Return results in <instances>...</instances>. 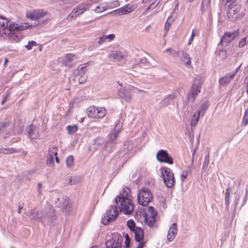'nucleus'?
<instances>
[{
  "mask_svg": "<svg viewBox=\"0 0 248 248\" xmlns=\"http://www.w3.org/2000/svg\"><path fill=\"white\" fill-rule=\"evenodd\" d=\"M0 26L2 28L1 34L7 35L12 43H17L21 40V35L17 34L21 31L29 26L28 24L18 25L11 22L3 16H0Z\"/></svg>",
  "mask_w": 248,
  "mask_h": 248,
  "instance_id": "1",
  "label": "nucleus"
},
{
  "mask_svg": "<svg viewBox=\"0 0 248 248\" xmlns=\"http://www.w3.org/2000/svg\"><path fill=\"white\" fill-rule=\"evenodd\" d=\"M130 193L129 188L125 186L115 198V202L119 208L120 211L125 215H130L133 213L134 209V204L131 200L128 198Z\"/></svg>",
  "mask_w": 248,
  "mask_h": 248,
  "instance_id": "2",
  "label": "nucleus"
},
{
  "mask_svg": "<svg viewBox=\"0 0 248 248\" xmlns=\"http://www.w3.org/2000/svg\"><path fill=\"white\" fill-rule=\"evenodd\" d=\"M122 127V124L119 121H117L114 124L113 131L109 133L107 140H105L104 147L102 151V154L104 155L107 156L115 150L116 145L118 143V135Z\"/></svg>",
  "mask_w": 248,
  "mask_h": 248,
  "instance_id": "3",
  "label": "nucleus"
},
{
  "mask_svg": "<svg viewBox=\"0 0 248 248\" xmlns=\"http://www.w3.org/2000/svg\"><path fill=\"white\" fill-rule=\"evenodd\" d=\"M27 215L30 216L31 219L39 220L43 224L46 223L49 226L53 225L56 219L54 210L50 206H47L43 210L36 212L35 214L32 213V211L28 212Z\"/></svg>",
  "mask_w": 248,
  "mask_h": 248,
  "instance_id": "4",
  "label": "nucleus"
},
{
  "mask_svg": "<svg viewBox=\"0 0 248 248\" xmlns=\"http://www.w3.org/2000/svg\"><path fill=\"white\" fill-rule=\"evenodd\" d=\"M153 198V195L150 189L143 187L139 191L137 198L138 202L143 206H147Z\"/></svg>",
  "mask_w": 248,
  "mask_h": 248,
  "instance_id": "5",
  "label": "nucleus"
},
{
  "mask_svg": "<svg viewBox=\"0 0 248 248\" xmlns=\"http://www.w3.org/2000/svg\"><path fill=\"white\" fill-rule=\"evenodd\" d=\"M161 170L165 184L168 188H171L175 182L173 172L170 168L166 167H162Z\"/></svg>",
  "mask_w": 248,
  "mask_h": 248,
  "instance_id": "6",
  "label": "nucleus"
},
{
  "mask_svg": "<svg viewBox=\"0 0 248 248\" xmlns=\"http://www.w3.org/2000/svg\"><path fill=\"white\" fill-rule=\"evenodd\" d=\"M86 112L88 116L90 118L100 119L105 116L107 110L104 108L95 107L93 106L87 108Z\"/></svg>",
  "mask_w": 248,
  "mask_h": 248,
  "instance_id": "7",
  "label": "nucleus"
},
{
  "mask_svg": "<svg viewBox=\"0 0 248 248\" xmlns=\"http://www.w3.org/2000/svg\"><path fill=\"white\" fill-rule=\"evenodd\" d=\"M119 212L116 206L113 205L107 210L106 214L102 218L101 222L105 225H108L109 222L113 221L118 216Z\"/></svg>",
  "mask_w": 248,
  "mask_h": 248,
  "instance_id": "8",
  "label": "nucleus"
},
{
  "mask_svg": "<svg viewBox=\"0 0 248 248\" xmlns=\"http://www.w3.org/2000/svg\"><path fill=\"white\" fill-rule=\"evenodd\" d=\"M157 212L152 206L148 208V211L144 215V223L149 227H153L156 221Z\"/></svg>",
  "mask_w": 248,
  "mask_h": 248,
  "instance_id": "9",
  "label": "nucleus"
},
{
  "mask_svg": "<svg viewBox=\"0 0 248 248\" xmlns=\"http://www.w3.org/2000/svg\"><path fill=\"white\" fill-rule=\"evenodd\" d=\"M241 6L236 2H232L228 6L227 16L232 20H235L240 15Z\"/></svg>",
  "mask_w": 248,
  "mask_h": 248,
  "instance_id": "10",
  "label": "nucleus"
},
{
  "mask_svg": "<svg viewBox=\"0 0 248 248\" xmlns=\"http://www.w3.org/2000/svg\"><path fill=\"white\" fill-rule=\"evenodd\" d=\"M46 13L42 10H33L31 12H27L26 16L28 18L34 20L35 22L33 24H29L28 23H24V24H28L29 25L27 28L35 27L38 24L37 20L44 16Z\"/></svg>",
  "mask_w": 248,
  "mask_h": 248,
  "instance_id": "11",
  "label": "nucleus"
},
{
  "mask_svg": "<svg viewBox=\"0 0 248 248\" xmlns=\"http://www.w3.org/2000/svg\"><path fill=\"white\" fill-rule=\"evenodd\" d=\"M156 156L157 160L160 162L166 163L170 165L173 164V158L166 150H159Z\"/></svg>",
  "mask_w": 248,
  "mask_h": 248,
  "instance_id": "12",
  "label": "nucleus"
},
{
  "mask_svg": "<svg viewBox=\"0 0 248 248\" xmlns=\"http://www.w3.org/2000/svg\"><path fill=\"white\" fill-rule=\"evenodd\" d=\"M122 242L121 235L118 233L113 234L111 239L106 241V248H120Z\"/></svg>",
  "mask_w": 248,
  "mask_h": 248,
  "instance_id": "13",
  "label": "nucleus"
},
{
  "mask_svg": "<svg viewBox=\"0 0 248 248\" xmlns=\"http://www.w3.org/2000/svg\"><path fill=\"white\" fill-rule=\"evenodd\" d=\"M78 57L77 55L69 53L60 58L61 62L66 66L72 67L78 62Z\"/></svg>",
  "mask_w": 248,
  "mask_h": 248,
  "instance_id": "14",
  "label": "nucleus"
},
{
  "mask_svg": "<svg viewBox=\"0 0 248 248\" xmlns=\"http://www.w3.org/2000/svg\"><path fill=\"white\" fill-rule=\"evenodd\" d=\"M56 205L62 210H65L66 212L70 211V207L69 205V199L67 197L60 196L55 201Z\"/></svg>",
  "mask_w": 248,
  "mask_h": 248,
  "instance_id": "15",
  "label": "nucleus"
},
{
  "mask_svg": "<svg viewBox=\"0 0 248 248\" xmlns=\"http://www.w3.org/2000/svg\"><path fill=\"white\" fill-rule=\"evenodd\" d=\"M91 5L89 3H83L79 5L78 6L74 8L72 12L69 15V18H73L77 16L82 14L84 11L90 9Z\"/></svg>",
  "mask_w": 248,
  "mask_h": 248,
  "instance_id": "16",
  "label": "nucleus"
},
{
  "mask_svg": "<svg viewBox=\"0 0 248 248\" xmlns=\"http://www.w3.org/2000/svg\"><path fill=\"white\" fill-rule=\"evenodd\" d=\"M238 32L235 31L232 32H226L221 38L220 43L218 45H221L223 46H227L232 42L237 36Z\"/></svg>",
  "mask_w": 248,
  "mask_h": 248,
  "instance_id": "17",
  "label": "nucleus"
},
{
  "mask_svg": "<svg viewBox=\"0 0 248 248\" xmlns=\"http://www.w3.org/2000/svg\"><path fill=\"white\" fill-rule=\"evenodd\" d=\"M132 88H133V87H129L128 88L124 87L123 88L120 89L118 90L119 96L123 99L126 101H129L132 96Z\"/></svg>",
  "mask_w": 248,
  "mask_h": 248,
  "instance_id": "18",
  "label": "nucleus"
},
{
  "mask_svg": "<svg viewBox=\"0 0 248 248\" xmlns=\"http://www.w3.org/2000/svg\"><path fill=\"white\" fill-rule=\"evenodd\" d=\"M178 227L176 223H172L170 227L167 234V240L170 242L172 241L177 233Z\"/></svg>",
  "mask_w": 248,
  "mask_h": 248,
  "instance_id": "19",
  "label": "nucleus"
},
{
  "mask_svg": "<svg viewBox=\"0 0 248 248\" xmlns=\"http://www.w3.org/2000/svg\"><path fill=\"white\" fill-rule=\"evenodd\" d=\"M29 137L31 139H36L39 136V128L33 124H31L27 127Z\"/></svg>",
  "mask_w": 248,
  "mask_h": 248,
  "instance_id": "20",
  "label": "nucleus"
},
{
  "mask_svg": "<svg viewBox=\"0 0 248 248\" xmlns=\"http://www.w3.org/2000/svg\"><path fill=\"white\" fill-rule=\"evenodd\" d=\"M175 96L174 93L169 94L165 96L164 99L160 103V107L165 108L170 105L173 104Z\"/></svg>",
  "mask_w": 248,
  "mask_h": 248,
  "instance_id": "21",
  "label": "nucleus"
},
{
  "mask_svg": "<svg viewBox=\"0 0 248 248\" xmlns=\"http://www.w3.org/2000/svg\"><path fill=\"white\" fill-rule=\"evenodd\" d=\"M201 87L199 83L196 81H194L193 83L191 90L188 95V98H195L197 94L201 92Z\"/></svg>",
  "mask_w": 248,
  "mask_h": 248,
  "instance_id": "22",
  "label": "nucleus"
},
{
  "mask_svg": "<svg viewBox=\"0 0 248 248\" xmlns=\"http://www.w3.org/2000/svg\"><path fill=\"white\" fill-rule=\"evenodd\" d=\"M105 143V140L103 138L97 137L93 140V148L95 150H103Z\"/></svg>",
  "mask_w": 248,
  "mask_h": 248,
  "instance_id": "23",
  "label": "nucleus"
},
{
  "mask_svg": "<svg viewBox=\"0 0 248 248\" xmlns=\"http://www.w3.org/2000/svg\"><path fill=\"white\" fill-rule=\"evenodd\" d=\"M135 7L134 6L129 7L128 5H125L124 6L119 8L115 11L119 15H125L130 13L134 11Z\"/></svg>",
  "mask_w": 248,
  "mask_h": 248,
  "instance_id": "24",
  "label": "nucleus"
},
{
  "mask_svg": "<svg viewBox=\"0 0 248 248\" xmlns=\"http://www.w3.org/2000/svg\"><path fill=\"white\" fill-rule=\"evenodd\" d=\"M234 76L231 73L226 74L223 77L219 79V82L220 85H227L233 79Z\"/></svg>",
  "mask_w": 248,
  "mask_h": 248,
  "instance_id": "25",
  "label": "nucleus"
},
{
  "mask_svg": "<svg viewBox=\"0 0 248 248\" xmlns=\"http://www.w3.org/2000/svg\"><path fill=\"white\" fill-rule=\"evenodd\" d=\"M135 234V240L137 242L141 241L144 236L143 231L141 228L137 227L136 229L133 231Z\"/></svg>",
  "mask_w": 248,
  "mask_h": 248,
  "instance_id": "26",
  "label": "nucleus"
},
{
  "mask_svg": "<svg viewBox=\"0 0 248 248\" xmlns=\"http://www.w3.org/2000/svg\"><path fill=\"white\" fill-rule=\"evenodd\" d=\"M180 57L181 58V60L183 61L185 65H190L191 63V59L188 55L186 52L184 51H182L181 52Z\"/></svg>",
  "mask_w": 248,
  "mask_h": 248,
  "instance_id": "27",
  "label": "nucleus"
},
{
  "mask_svg": "<svg viewBox=\"0 0 248 248\" xmlns=\"http://www.w3.org/2000/svg\"><path fill=\"white\" fill-rule=\"evenodd\" d=\"M110 56L117 60H120L124 58V54L121 51H115L112 52Z\"/></svg>",
  "mask_w": 248,
  "mask_h": 248,
  "instance_id": "28",
  "label": "nucleus"
},
{
  "mask_svg": "<svg viewBox=\"0 0 248 248\" xmlns=\"http://www.w3.org/2000/svg\"><path fill=\"white\" fill-rule=\"evenodd\" d=\"M231 191V188L230 187H228L225 190V204L227 208H229V203H230V192Z\"/></svg>",
  "mask_w": 248,
  "mask_h": 248,
  "instance_id": "29",
  "label": "nucleus"
},
{
  "mask_svg": "<svg viewBox=\"0 0 248 248\" xmlns=\"http://www.w3.org/2000/svg\"><path fill=\"white\" fill-rule=\"evenodd\" d=\"M66 164L68 168H71L74 165V158L73 155H70L66 159Z\"/></svg>",
  "mask_w": 248,
  "mask_h": 248,
  "instance_id": "30",
  "label": "nucleus"
},
{
  "mask_svg": "<svg viewBox=\"0 0 248 248\" xmlns=\"http://www.w3.org/2000/svg\"><path fill=\"white\" fill-rule=\"evenodd\" d=\"M247 45H248V35L241 39L238 46L239 47H243Z\"/></svg>",
  "mask_w": 248,
  "mask_h": 248,
  "instance_id": "31",
  "label": "nucleus"
},
{
  "mask_svg": "<svg viewBox=\"0 0 248 248\" xmlns=\"http://www.w3.org/2000/svg\"><path fill=\"white\" fill-rule=\"evenodd\" d=\"M16 150L13 148H2L0 149V154H11L14 153H17Z\"/></svg>",
  "mask_w": 248,
  "mask_h": 248,
  "instance_id": "32",
  "label": "nucleus"
},
{
  "mask_svg": "<svg viewBox=\"0 0 248 248\" xmlns=\"http://www.w3.org/2000/svg\"><path fill=\"white\" fill-rule=\"evenodd\" d=\"M57 147L55 145H53L49 148L47 155L51 156L57 155Z\"/></svg>",
  "mask_w": 248,
  "mask_h": 248,
  "instance_id": "33",
  "label": "nucleus"
},
{
  "mask_svg": "<svg viewBox=\"0 0 248 248\" xmlns=\"http://www.w3.org/2000/svg\"><path fill=\"white\" fill-rule=\"evenodd\" d=\"M200 115H199V113H198L197 114H194L191 119V126H195L196 125L197 123L199 121V118H200Z\"/></svg>",
  "mask_w": 248,
  "mask_h": 248,
  "instance_id": "34",
  "label": "nucleus"
},
{
  "mask_svg": "<svg viewBox=\"0 0 248 248\" xmlns=\"http://www.w3.org/2000/svg\"><path fill=\"white\" fill-rule=\"evenodd\" d=\"M108 6L105 4H101L97 6L95 9L96 13H101L106 10L108 9Z\"/></svg>",
  "mask_w": 248,
  "mask_h": 248,
  "instance_id": "35",
  "label": "nucleus"
},
{
  "mask_svg": "<svg viewBox=\"0 0 248 248\" xmlns=\"http://www.w3.org/2000/svg\"><path fill=\"white\" fill-rule=\"evenodd\" d=\"M127 226L131 231L136 229L135 221L133 219H129L127 221Z\"/></svg>",
  "mask_w": 248,
  "mask_h": 248,
  "instance_id": "36",
  "label": "nucleus"
},
{
  "mask_svg": "<svg viewBox=\"0 0 248 248\" xmlns=\"http://www.w3.org/2000/svg\"><path fill=\"white\" fill-rule=\"evenodd\" d=\"M79 76L85 75L86 71V64L84 63L78 66Z\"/></svg>",
  "mask_w": 248,
  "mask_h": 248,
  "instance_id": "37",
  "label": "nucleus"
},
{
  "mask_svg": "<svg viewBox=\"0 0 248 248\" xmlns=\"http://www.w3.org/2000/svg\"><path fill=\"white\" fill-rule=\"evenodd\" d=\"M159 3V1H157V0H156L155 1H154L153 3H152L150 6L144 11L143 14H146L149 10L150 9H154L155 7H156L157 6V5Z\"/></svg>",
  "mask_w": 248,
  "mask_h": 248,
  "instance_id": "38",
  "label": "nucleus"
},
{
  "mask_svg": "<svg viewBox=\"0 0 248 248\" xmlns=\"http://www.w3.org/2000/svg\"><path fill=\"white\" fill-rule=\"evenodd\" d=\"M208 107V105L206 103H204L202 104L201 106V109L198 112L199 115L201 114L202 116H203L204 115L205 112L206 110Z\"/></svg>",
  "mask_w": 248,
  "mask_h": 248,
  "instance_id": "39",
  "label": "nucleus"
},
{
  "mask_svg": "<svg viewBox=\"0 0 248 248\" xmlns=\"http://www.w3.org/2000/svg\"><path fill=\"white\" fill-rule=\"evenodd\" d=\"M10 127L12 128V126L11 125L9 122H1L0 123V133L4 130V129L7 127Z\"/></svg>",
  "mask_w": 248,
  "mask_h": 248,
  "instance_id": "40",
  "label": "nucleus"
},
{
  "mask_svg": "<svg viewBox=\"0 0 248 248\" xmlns=\"http://www.w3.org/2000/svg\"><path fill=\"white\" fill-rule=\"evenodd\" d=\"M242 124L244 126L248 124V108L246 110L242 120Z\"/></svg>",
  "mask_w": 248,
  "mask_h": 248,
  "instance_id": "41",
  "label": "nucleus"
},
{
  "mask_svg": "<svg viewBox=\"0 0 248 248\" xmlns=\"http://www.w3.org/2000/svg\"><path fill=\"white\" fill-rule=\"evenodd\" d=\"M46 163L49 166H53L54 165V156L47 155Z\"/></svg>",
  "mask_w": 248,
  "mask_h": 248,
  "instance_id": "42",
  "label": "nucleus"
},
{
  "mask_svg": "<svg viewBox=\"0 0 248 248\" xmlns=\"http://www.w3.org/2000/svg\"><path fill=\"white\" fill-rule=\"evenodd\" d=\"M67 130L69 134H73L77 131L78 127L76 125H68L67 126Z\"/></svg>",
  "mask_w": 248,
  "mask_h": 248,
  "instance_id": "43",
  "label": "nucleus"
},
{
  "mask_svg": "<svg viewBox=\"0 0 248 248\" xmlns=\"http://www.w3.org/2000/svg\"><path fill=\"white\" fill-rule=\"evenodd\" d=\"M37 43L34 41H30L28 42V45H26L25 47L29 50L32 49L34 46H36Z\"/></svg>",
  "mask_w": 248,
  "mask_h": 248,
  "instance_id": "44",
  "label": "nucleus"
},
{
  "mask_svg": "<svg viewBox=\"0 0 248 248\" xmlns=\"http://www.w3.org/2000/svg\"><path fill=\"white\" fill-rule=\"evenodd\" d=\"M209 163V153L208 152L207 154L205 155L204 158V161L203 163V167L205 168L207 167Z\"/></svg>",
  "mask_w": 248,
  "mask_h": 248,
  "instance_id": "45",
  "label": "nucleus"
},
{
  "mask_svg": "<svg viewBox=\"0 0 248 248\" xmlns=\"http://www.w3.org/2000/svg\"><path fill=\"white\" fill-rule=\"evenodd\" d=\"M125 240L124 243L125 244L126 248H128L129 247L130 243V238L128 234H126L125 235Z\"/></svg>",
  "mask_w": 248,
  "mask_h": 248,
  "instance_id": "46",
  "label": "nucleus"
},
{
  "mask_svg": "<svg viewBox=\"0 0 248 248\" xmlns=\"http://www.w3.org/2000/svg\"><path fill=\"white\" fill-rule=\"evenodd\" d=\"M218 55L221 58L223 59L227 57V52L225 50H219Z\"/></svg>",
  "mask_w": 248,
  "mask_h": 248,
  "instance_id": "47",
  "label": "nucleus"
},
{
  "mask_svg": "<svg viewBox=\"0 0 248 248\" xmlns=\"http://www.w3.org/2000/svg\"><path fill=\"white\" fill-rule=\"evenodd\" d=\"M169 18L170 17L168 18V19H167V20L165 24V30L167 31H169V30L170 28V26H171V25L172 24V21L171 22L169 21Z\"/></svg>",
  "mask_w": 248,
  "mask_h": 248,
  "instance_id": "48",
  "label": "nucleus"
},
{
  "mask_svg": "<svg viewBox=\"0 0 248 248\" xmlns=\"http://www.w3.org/2000/svg\"><path fill=\"white\" fill-rule=\"evenodd\" d=\"M87 78V77L86 75L80 76V77L78 79L79 83L82 84L84 83L86 81Z\"/></svg>",
  "mask_w": 248,
  "mask_h": 248,
  "instance_id": "49",
  "label": "nucleus"
},
{
  "mask_svg": "<svg viewBox=\"0 0 248 248\" xmlns=\"http://www.w3.org/2000/svg\"><path fill=\"white\" fill-rule=\"evenodd\" d=\"M66 183L70 185H74L75 184L74 182H73V178L71 176H68L65 179Z\"/></svg>",
  "mask_w": 248,
  "mask_h": 248,
  "instance_id": "50",
  "label": "nucleus"
},
{
  "mask_svg": "<svg viewBox=\"0 0 248 248\" xmlns=\"http://www.w3.org/2000/svg\"><path fill=\"white\" fill-rule=\"evenodd\" d=\"M106 40H108V41H111L114 39L115 38L114 34H110L109 35H106Z\"/></svg>",
  "mask_w": 248,
  "mask_h": 248,
  "instance_id": "51",
  "label": "nucleus"
},
{
  "mask_svg": "<svg viewBox=\"0 0 248 248\" xmlns=\"http://www.w3.org/2000/svg\"><path fill=\"white\" fill-rule=\"evenodd\" d=\"M106 41V35H103L100 37L99 40L98 41L99 44H102Z\"/></svg>",
  "mask_w": 248,
  "mask_h": 248,
  "instance_id": "52",
  "label": "nucleus"
},
{
  "mask_svg": "<svg viewBox=\"0 0 248 248\" xmlns=\"http://www.w3.org/2000/svg\"><path fill=\"white\" fill-rule=\"evenodd\" d=\"M192 171V167L190 166H189L187 169H186L184 172L187 175L190 174Z\"/></svg>",
  "mask_w": 248,
  "mask_h": 248,
  "instance_id": "53",
  "label": "nucleus"
},
{
  "mask_svg": "<svg viewBox=\"0 0 248 248\" xmlns=\"http://www.w3.org/2000/svg\"><path fill=\"white\" fill-rule=\"evenodd\" d=\"M240 194L237 193L236 194L235 199V201H234V203H235V206H237V204L238 203V201H239V200L240 199Z\"/></svg>",
  "mask_w": 248,
  "mask_h": 248,
  "instance_id": "54",
  "label": "nucleus"
},
{
  "mask_svg": "<svg viewBox=\"0 0 248 248\" xmlns=\"http://www.w3.org/2000/svg\"><path fill=\"white\" fill-rule=\"evenodd\" d=\"M187 174L184 172L181 174L180 177L182 182H184L187 177Z\"/></svg>",
  "mask_w": 248,
  "mask_h": 248,
  "instance_id": "55",
  "label": "nucleus"
},
{
  "mask_svg": "<svg viewBox=\"0 0 248 248\" xmlns=\"http://www.w3.org/2000/svg\"><path fill=\"white\" fill-rule=\"evenodd\" d=\"M199 33V31L198 30L194 29L192 31L191 37H194L198 33Z\"/></svg>",
  "mask_w": 248,
  "mask_h": 248,
  "instance_id": "56",
  "label": "nucleus"
},
{
  "mask_svg": "<svg viewBox=\"0 0 248 248\" xmlns=\"http://www.w3.org/2000/svg\"><path fill=\"white\" fill-rule=\"evenodd\" d=\"M139 244L138 245V246L137 248H143L145 245V242L143 241H140L139 242Z\"/></svg>",
  "mask_w": 248,
  "mask_h": 248,
  "instance_id": "57",
  "label": "nucleus"
},
{
  "mask_svg": "<svg viewBox=\"0 0 248 248\" xmlns=\"http://www.w3.org/2000/svg\"><path fill=\"white\" fill-rule=\"evenodd\" d=\"M241 66V65L239 66L238 67H237L234 71H233L232 73H231L233 76L234 77L236 74L237 73L238 71L239 70V68Z\"/></svg>",
  "mask_w": 248,
  "mask_h": 248,
  "instance_id": "58",
  "label": "nucleus"
},
{
  "mask_svg": "<svg viewBox=\"0 0 248 248\" xmlns=\"http://www.w3.org/2000/svg\"><path fill=\"white\" fill-rule=\"evenodd\" d=\"M73 74L75 76H79V69H78V67L75 69L74 70H73Z\"/></svg>",
  "mask_w": 248,
  "mask_h": 248,
  "instance_id": "59",
  "label": "nucleus"
},
{
  "mask_svg": "<svg viewBox=\"0 0 248 248\" xmlns=\"http://www.w3.org/2000/svg\"><path fill=\"white\" fill-rule=\"evenodd\" d=\"M147 62V59L145 58L141 59L139 61V64L140 65L141 63H145Z\"/></svg>",
  "mask_w": 248,
  "mask_h": 248,
  "instance_id": "60",
  "label": "nucleus"
},
{
  "mask_svg": "<svg viewBox=\"0 0 248 248\" xmlns=\"http://www.w3.org/2000/svg\"><path fill=\"white\" fill-rule=\"evenodd\" d=\"M41 188H42V184L39 183L38 184V190L39 194H41Z\"/></svg>",
  "mask_w": 248,
  "mask_h": 248,
  "instance_id": "61",
  "label": "nucleus"
},
{
  "mask_svg": "<svg viewBox=\"0 0 248 248\" xmlns=\"http://www.w3.org/2000/svg\"><path fill=\"white\" fill-rule=\"evenodd\" d=\"M193 39H194V37H192L191 36V37L189 38V41H188V45H190L192 44V42L193 41Z\"/></svg>",
  "mask_w": 248,
  "mask_h": 248,
  "instance_id": "62",
  "label": "nucleus"
},
{
  "mask_svg": "<svg viewBox=\"0 0 248 248\" xmlns=\"http://www.w3.org/2000/svg\"><path fill=\"white\" fill-rule=\"evenodd\" d=\"M54 156H55V161H56V162L57 163H59V162H60V160H59V157L58 156V155H54Z\"/></svg>",
  "mask_w": 248,
  "mask_h": 248,
  "instance_id": "63",
  "label": "nucleus"
},
{
  "mask_svg": "<svg viewBox=\"0 0 248 248\" xmlns=\"http://www.w3.org/2000/svg\"><path fill=\"white\" fill-rule=\"evenodd\" d=\"M22 209H23V207H20V206L18 207V208L17 209V212L19 214H20Z\"/></svg>",
  "mask_w": 248,
  "mask_h": 248,
  "instance_id": "64",
  "label": "nucleus"
}]
</instances>
